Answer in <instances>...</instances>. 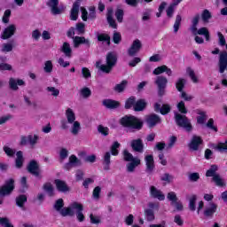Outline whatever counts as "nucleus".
Wrapping results in <instances>:
<instances>
[{
  "label": "nucleus",
  "mask_w": 227,
  "mask_h": 227,
  "mask_svg": "<svg viewBox=\"0 0 227 227\" xmlns=\"http://www.w3.org/2000/svg\"><path fill=\"white\" fill-rule=\"evenodd\" d=\"M122 155H123V160L126 161V162H131L132 160H137V158H134V155H132V153H130L129 152V150L125 149L123 152H122Z\"/></svg>",
  "instance_id": "37998d69"
},
{
  "label": "nucleus",
  "mask_w": 227,
  "mask_h": 227,
  "mask_svg": "<svg viewBox=\"0 0 227 227\" xmlns=\"http://www.w3.org/2000/svg\"><path fill=\"white\" fill-rule=\"evenodd\" d=\"M145 123H147L148 129H153V127L162 123V119L156 114H151L145 116Z\"/></svg>",
  "instance_id": "6e6552de"
},
{
  "label": "nucleus",
  "mask_w": 227,
  "mask_h": 227,
  "mask_svg": "<svg viewBox=\"0 0 227 227\" xmlns=\"http://www.w3.org/2000/svg\"><path fill=\"white\" fill-rule=\"evenodd\" d=\"M15 201H16V205L20 208L24 209V205H26V203H27V196L26 194H20L16 197Z\"/></svg>",
  "instance_id": "c756f323"
},
{
  "label": "nucleus",
  "mask_w": 227,
  "mask_h": 227,
  "mask_svg": "<svg viewBox=\"0 0 227 227\" xmlns=\"http://www.w3.org/2000/svg\"><path fill=\"white\" fill-rule=\"evenodd\" d=\"M154 111L155 113H160L162 116H166V114H169V113H171V106H169V104H163L160 106V104L155 103Z\"/></svg>",
  "instance_id": "a211bd4d"
},
{
  "label": "nucleus",
  "mask_w": 227,
  "mask_h": 227,
  "mask_svg": "<svg viewBox=\"0 0 227 227\" xmlns=\"http://www.w3.org/2000/svg\"><path fill=\"white\" fill-rule=\"evenodd\" d=\"M103 106H105L106 109H118L121 104L119 101H116L114 99H104Z\"/></svg>",
  "instance_id": "5701e85b"
},
{
  "label": "nucleus",
  "mask_w": 227,
  "mask_h": 227,
  "mask_svg": "<svg viewBox=\"0 0 227 227\" xmlns=\"http://www.w3.org/2000/svg\"><path fill=\"white\" fill-rule=\"evenodd\" d=\"M145 160L146 166L145 172H147L149 175H152V173H153V170L155 169V160H153V155H145Z\"/></svg>",
  "instance_id": "dca6fc26"
},
{
  "label": "nucleus",
  "mask_w": 227,
  "mask_h": 227,
  "mask_svg": "<svg viewBox=\"0 0 227 227\" xmlns=\"http://www.w3.org/2000/svg\"><path fill=\"white\" fill-rule=\"evenodd\" d=\"M15 167L18 169H20L24 166V154L22 151H18L16 153Z\"/></svg>",
  "instance_id": "cd10ccee"
},
{
  "label": "nucleus",
  "mask_w": 227,
  "mask_h": 227,
  "mask_svg": "<svg viewBox=\"0 0 227 227\" xmlns=\"http://www.w3.org/2000/svg\"><path fill=\"white\" fill-rule=\"evenodd\" d=\"M73 43L74 49H78L81 45L84 44L88 49L91 47V43L90 42V39H86L84 36H74L73 37Z\"/></svg>",
  "instance_id": "4468645a"
},
{
  "label": "nucleus",
  "mask_w": 227,
  "mask_h": 227,
  "mask_svg": "<svg viewBox=\"0 0 227 227\" xmlns=\"http://www.w3.org/2000/svg\"><path fill=\"white\" fill-rule=\"evenodd\" d=\"M19 86H26V82L22 79L16 80L15 78L9 79V87L12 91H17L19 90Z\"/></svg>",
  "instance_id": "aec40b11"
},
{
  "label": "nucleus",
  "mask_w": 227,
  "mask_h": 227,
  "mask_svg": "<svg viewBox=\"0 0 227 227\" xmlns=\"http://www.w3.org/2000/svg\"><path fill=\"white\" fill-rule=\"evenodd\" d=\"M167 69H168V66L162 65V66H160V67H156V68L153 70V74L154 75H160V74H164Z\"/></svg>",
  "instance_id": "4d7b16f0"
},
{
  "label": "nucleus",
  "mask_w": 227,
  "mask_h": 227,
  "mask_svg": "<svg viewBox=\"0 0 227 227\" xmlns=\"http://www.w3.org/2000/svg\"><path fill=\"white\" fill-rule=\"evenodd\" d=\"M120 146H121V145L119 144L118 141H114L110 147L111 155L118 157V155H120V151L118 150Z\"/></svg>",
  "instance_id": "f704fd0d"
},
{
  "label": "nucleus",
  "mask_w": 227,
  "mask_h": 227,
  "mask_svg": "<svg viewBox=\"0 0 227 227\" xmlns=\"http://www.w3.org/2000/svg\"><path fill=\"white\" fill-rule=\"evenodd\" d=\"M15 190V180L11 178L5 181V184L0 187V195L10 196L12 192Z\"/></svg>",
  "instance_id": "39448f33"
},
{
  "label": "nucleus",
  "mask_w": 227,
  "mask_h": 227,
  "mask_svg": "<svg viewBox=\"0 0 227 227\" xmlns=\"http://www.w3.org/2000/svg\"><path fill=\"white\" fill-rule=\"evenodd\" d=\"M79 166H82V161L74 154L69 156V160L67 163L64 165V168L69 170L72 168H77Z\"/></svg>",
  "instance_id": "ddd939ff"
},
{
  "label": "nucleus",
  "mask_w": 227,
  "mask_h": 227,
  "mask_svg": "<svg viewBox=\"0 0 227 227\" xmlns=\"http://www.w3.org/2000/svg\"><path fill=\"white\" fill-rule=\"evenodd\" d=\"M177 110L181 114H187V107H185V103L184 101H180L177 104Z\"/></svg>",
  "instance_id": "680f3d73"
},
{
  "label": "nucleus",
  "mask_w": 227,
  "mask_h": 227,
  "mask_svg": "<svg viewBox=\"0 0 227 227\" xmlns=\"http://www.w3.org/2000/svg\"><path fill=\"white\" fill-rule=\"evenodd\" d=\"M155 84L158 88V97H164L166 95V89L168 88V78L166 76H157Z\"/></svg>",
  "instance_id": "20e7f679"
},
{
  "label": "nucleus",
  "mask_w": 227,
  "mask_h": 227,
  "mask_svg": "<svg viewBox=\"0 0 227 227\" xmlns=\"http://www.w3.org/2000/svg\"><path fill=\"white\" fill-rule=\"evenodd\" d=\"M46 6L51 8L52 15H61L63 13V10L58 7L59 6V0H48Z\"/></svg>",
  "instance_id": "9d476101"
},
{
  "label": "nucleus",
  "mask_w": 227,
  "mask_h": 227,
  "mask_svg": "<svg viewBox=\"0 0 227 227\" xmlns=\"http://www.w3.org/2000/svg\"><path fill=\"white\" fill-rule=\"evenodd\" d=\"M185 79L184 78H178L176 82V89L177 90V91L183 92L184 91V88H185Z\"/></svg>",
  "instance_id": "79ce46f5"
},
{
  "label": "nucleus",
  "mask_w": 227,
  "mask_h": 227,
  "mask_svg": "<svg viewBox=\"0 0 227 227\" xmlns=\"http://www.w3.org/2000/svg\"><path fill=\"white\" fill-rule=\"evenodd\" d=\"M198 24H200V14H196L192 20L191 31L193 35L198 31Z\"/></svg>",
  "instance_id": "72a5a7b5"
},
{
  "label": "nucleus",
  "mask_w": 227,
  "mask_h": 227,
  "mask_svg": "<svg viewBox=\"0 0 227 227\" xmlns=\"http://www.w3.org/2000/svg\"><path fill=\"white\" fill-rule=\"evenodd\" d=\"M124 15H125V12L123 11V9L117 8L115 10V18L117 20V22H119V24H121V22H123Z\"/></svg>",
  "instance_id": "c03bdc74"
},
{
  "label": "nucleus",
  "mask_w": 227,
  "mask_h": 227,
  "mask_svg": "<svg viewBox=\"0 0 227 227\" xmlns=\"http://www.w3.org/2000/svg\"><path fill=\"white\" fill-rule=\"evenodd\" d=\"M139 164H141V160H139V159L131 160L130 162H129L127 164V171L129 173H132L134 171V169H136V168H137V166H139Z\"/></svg>",
  "instance_id": "473e14b6"
},
{
  "label": "nucleus",
  "mask_w": 227,
  "mask_h": 227,
  "mask_svg": "<svg viewBox=\"0 0 227 227\" xmlns=\"http://www.w3.org/2000/svg\"><path fill=\"white\" fill-rule=\"evenodd\" d=\"M80 95L82 98H90V97H91V90L88 87H83L80 90Z\"/></svg>",
  "instance_id": "3c124183"
},
{
  "label": "nucleus",
  "mask_w": 227,
  "mask_h": 227,
  "mask_svg": "<svg viewBox=\"0 0 227 227\" xmlns=\"http://www.w3.org/2000/svg\"><path fill=\"white\" fill-rule=\"evenodd\" d=\"M52 68H53V66H52V61L51 60H48L44 63V72L46 74H51V72H52Z\"/></svg>",
  "instance_id": "338daca9"
},
{
  "label": "nucleus",
  "mask_w": 227,
  "mask_h": 227,
  "mask_svg": "<svg viewBox=\"0 0 227 227\" xmlns=\"http://www.w3.org/2000/svg\"><path fill=\"white\" fill-rule=\"evenodd\" d=\"M145 219L148 222L155 221V213L153 209H145Z\"/></svg>",
  "instance_id": "09e8293b"
},
{
  "label": "nucleus",
  "mask_w": 227,
  "mask_h": 227,
  "mask_svg": "<svg viewBox=\"0 0 227 227\" xmlns=\"http://www.w3.org/2000/svg\"><path fill=\"white\" fill-rule=\"evenodd\" d=\"M206 127L209 129V130H213L214 132H218L219 129H217V126L214 124V120L210 118L207 122L206 123Z\"/></svg>",
  "instance_id": "5fc2aeb1"
},
{
  "label": "nucleus",
  "mask_w": 227,
  "mask_h": 227,
  "mask_svg": "<svg viewBox=\"0 0 227 227\" xmlns=\"http://www.w3.org/2000/svg\"><path fill=\"white\" fill-rule=\"evenodd\" d=\"M196 35H203L206 38V42H210V32L208 31V28L205 27H200L199 30L197 29Z\"/></svg>",
  "instance_id": "e433bc0d"
},
{
  "label": "nucleus",
  "mask_w": 227,
  "mask_h": 227,
  "mask_svg": "<svg viewBox=\"0 0 227 227\" xmlns=\"http://www.w3.org/2000/svg\"><path fill=\"white\" fill-rule=\"evenodd\" d=\"M98 132H99V134H102V136H109V128L99 125L98 127Z\"/></svg>",
  "instance_id": "69168bd1"
},
{
  "label": "nucleus",
  "mask_w": 227,
  "mask_h": 227,
  "mask_svg": "<svg viewBox=\"0 0 227 227\" xmlns=\"http://www.w3.org/2000/svg\"><path fill=\"white\" fill-rule=\"evenodd\" d=\"M17 27H15V25H9L7 27L4 28V32L2 33V40H8L9 38H12V36L15 35Z\"/></svg>",
  "instance_id": "6ab92c4d"
},
{
  "label": "nucleus",
  "mask_w": 227,
  "mask_h": 227,
  "mask_svg": "<svg viewBox=\"0 0 227 227\" xmlns=\"http://www.w3.org/2000/svg\"><path fill=\"white\" fill-rule=\"evenodd\" d=\"M54 184L59 192H68L70 191V187H68V184H67V182L61 179H56L54 181Z\"/></svg>",
  "instance_id": "412c9836"
},
{
  "label": "nucleus",
  "mask_w": 227,
  "mask_h": 227,
  "mask_svg": "<svg viewBox=\"0 0 227 227\" xmlns=\"http://www.w3.org/2000/svg\"><path fill=\"white\" fill-rule=\"evenodd\" d=\"M175 120L176 125L185 129L186 132H191L192 130V124L187 116L176 113L175 114Z\"/></svg>",
  "instance_id": "7ed1b4c3"
},
{
  "label": "nucleus",
  "mask_w": 227,
  "mask_h": 227,
  "mask_svg": "<svg viewBox=\"0 0 227 227\" xmlns=\"http://www.w3.org/2000/svg\"><path fill=\"white\" fill-rule=\"evenodd\" d=\"M106 20L110 27H113V29L118 28V24H116V20H114V18H113V9H110L107 11Z\"/></svg>",
  "instance_id": "bb28decb"
},
{
  "label": "nucleus",
  "mask_w": 227,
  "mask_h": 227,
  "mask_svg": "<svg viewBox=\"0 0 227 227\" xmlns=\"http://www.w3.org/2000/svg\"><path fill=\"white\" fill-rule=\"evenodd\" d=\"M103 165L105 171L111 169V153L106 152L104 155Z\"/></svg>",
  "instance_id": "7c9ffc66"
},
{
  "label": "nucleus",
  "mask_w": 227,
  "mask_h": 227,
  "mask_svg": "<svg viewBox=\"0 0 227 227\" xmlns=\"http://www.w3.org/2000/svg\"><path fill=\"white\" fill-rule=\"evenodd\" d=\"M143 43H141L139 39L134 40L131 46L128 50V55L130 56V58H133V56H136V54L141 51Z\"/></svg>",
  "instance_id": "9b49d317"
},
{
  "label": "nucleus",
  "mask_w": 227,
  "mask_h": 227,
  "mask_svg": "<svg viewBox=\"0 0 227 227\" xmlns=\"http://www.w3.org/2000/svg\"><path fill=\"white\" fill-rule=\"evenodd\" d=\"M80 130H81V123L77 121H74V122H73V127L71 131L72 134H74V136H77Z\"/></svg>",
  "instance_id": "6e6d98bb"
},
{
  "label": "nucleus",
  "mask_w": 227,
  "mask_h": 227,
  "mask_svg": "<svg viewBox=\"0 0 227 227\" xmlns=\"http://www.w3.org/2000/svg\"><path fill=\"white\" fill-rule=\"evenodd\" d=\"M168 201L170 202L171 207H175L176 210L178 212H182L184 210V204L182 201L178 200V197H176V193L175 192H169L167 195Z\"/></svg>",
  "instance_id": "0eeeda50"
},
{
  "label": "nucleus",
  "mask_w": 227,
  "mask_h": 227,
  "mask_svg": "<svg viewBox=\"0 0 227 227\" xmlns=\"http://www.w3.org/2000/svg\"><path fill=\"white\" fill-rule=\"evenodd\" d=\"M100 192H102V188L100 186H96L93 189L92 197L94 200H100Z\"/></svg>",
  "instance_id": "e2e57ef3"
},
{
  "label": "nucleus",
  "mask_w": 227,
  "mask_h": 227,
  "mask_svg": "<svg viewBox=\"0 0 227 227\" xmlns=\"http://www.w3.org/2000/svg\"><path fill=\"white\" fill-rule=\"evenodd\" d=\"M98 42H106L107 45H111V36L107 34H98Z\"/></svg>",
  "instance_id": "de8ad7c7"
},
{
  "label": "nucleus",
  "mask_w": 227,
  "mask_h": 227,
  "mask_svg": "<svg viewBox=\"0 0 227 227\" xmlns=\"http://www.w3.org/2000/svg\"><path fill=\"white\" fill-rule=\"evenodd\" d=\"M118 63V55L114 51H110L106 56V64H102L100 61L96 62V67L103 74H111L113 68L116 67Z\"/></svg>",
  "instance_id": "f257e3e1"
},
{
  "label": "nucleus",
  "mask_w": 227,
  "mask_h": 227,
  "mask_svg": "<svg viewBox=\"0 0 227 227\" xmlns=\"http://www.w3.org/2000/svg\"><path fill=\"white\" fill-rule=\"evenodd\" d=\"M60 215L62 217H67L69 215L70 217L74 216V208H72V204L70 205L69 207H64L60 211Z\"/></svg>",
  "instance_id": "a19ab883"
},
{
  "label": "nucleus",
  "mask_w": 227,
  "mask_h": 227,
  "mask_svg": "<svg viewBox=\"0 0 227 227\" xmlns=\"http://www.w3.org/2000/svg\"><path fill=\"white\" fill-rule=\"evenodd\" d=\"M0 224L4 227H14L6 217H0Z\"/></svg>",
  "instance_id": "774afa93"
},
{
  "label": "nucleus",
  "mask_w": 227,
  "mask_h": 227,
  "mask_svg": "<svg viewBox=\"0 0 227 227\" xmlns=\"http://www.w3.org/2000/svg\"><path fill=\"white\" fill-rule=\"evenodd\" d=\"M186 73L188 74L189 77L192 79V82L195 84L199 82L198 76H196V74L194 73V70L191 67L186 68Z\"/></svg>",
  "instance_id": "8fccbe9b"
},
{
  "label": "nucleus",
  "mask_w": 227,
  "mask_h": 227,
  "mask_svg": "<svg viewBox=\"0 0 227 227\" xmlns=\"http://www.w3.org/2000/svg\"><path fill=\"white\" fill-rule=\"evenodd\" d=\"M150 196L154 200H159V201H164L166 200V195H164L162 191L153 185L150 187Z\"/></svg>",
  "instance_id": "f3484780"
},
{
  "label": "nucleus",
  "mask_w": 227,
  "mask_h": 227,
  "mask_svg": "<svg viewBox=\"0 0 227 227\" xmlns=\"http://www.w3.org/2000/svg\"><path fill=\"white\" fill-rule=\"evenodd\" d=\"M120 125L125 129H132L133 130H142L145 125L143 120L134 115H125L119 121Z\"/></svg>",
  "instance_id": "f03ea898"
},
{
  "label": "nucleus",
  "mask_w": 227,
  "mask_h": 227,
  "mask_svg": "<svg viewBox=\"0 0 227 227\" xmlns=\"http://www.w3.org/2000/svg\"><path fill=\"white\" fill-rule=\"evenodd\" d=\"M217 169H219V167L217 165H211L209 169L207 170L206 172V176L214 178V176H217Z\"/></svg>",
  "instance_id": "ea45409f"
},
{
  "label": "nucleus",
  "mask_w": 227,
  "mask_h": 227,
  "mask_svg": "<svg viewBox=\"0 0 227 227\" xmlns=\"http://www.w3.org/2000/svg\"><path fill=\"white\" fill-rule=\"evenodd\" d=\"M71 208H73V210H77L76 218L79 221V223H82L84 219H86L84 214H82V210H84V206H82V204L74 201L71 204Z\"/></svg>",
  "instance_id": "1a4fd4ad"
},
{
  "label": "nucleus",
  "mask_w": 227,
  "mask_h": 227,
  "mask_svg": "<svg viewBox=\"0 0 227 227\" xmlns=\"http://www.w3.org/2000/svg\"><path fill=\"white\" fill-rule=\"evenodd\" d=\"M137 98L135 96H130L129 98L126 99L124 108L125 109H134L136 106Z\"/></svg>",
  "instance_id": "c9c22d12"
},
{
  "label": "nucleus",
  "mask_w": 227,
  "mask_h": 227,
  "mask_svg": "<svg viewBox=\"0 0 227 227\" xmlns=\"http://www.w3.org/2000/svg\"><path fill=\"white\" fill-rule=\"evenodd\" d=\"M127 84H129V82L127 80H123L121 83L116 84L114 90L117 93H123V91H125V88H127Z\"/></svg>",
  "instance_id": "4c0bfd02"
},
{
  "label": "nucleus",
  "mask_w": 227,
  "mask_h": 227,
  "mask_svg": "<svg viewBox=\"0 0 227 227\" xmlns=\"http://www.w3.org/2000/svg\"><path fill=\"white\" fill-rule=\"evenodd\" d=\"M130 146L133 152H137V153H143L145 152V144L141 138L131 140Z\"/></svg>",
  "instance_id": "2eb2a0df"
},
{
  "label": "nucleus",
  "mask_w": 227,
  "mask_h": 227,
  "mask_svg": "<svg viewBox=\"0 0 227 227\" xmlns=\"http://www.w3.org/2000/svg\"><path fill=\"white\" fill-rule=\"evenodd\" d=\"M68 158V151L67 150V148L62 147L59 151V160L60 162H63V160H65V159Z\"/></svg>",
  "instance_id": "052dcab7"
},
{
  "label": "nucleus",
  "mask_w": 227,
  "mask_h": 227,
  "mask_svg": "<svg viewBox=\"0 0 227 227\" xmlns=\"http://www.w3.org/2000/svg\"><path fill=\"white\" fill-rule=\"evenodd\" d=\"M65 207V201L63 199H59L55 201L54 208L57 210V212H61L63 207Z\"/></svg>",
  "instance_id": "603ef678"
},
{
  "label": "nucleus",
  "mask_w": 227,
  "mask_h": 227,
  "mask_svg": "<svg viewBox=\"0 0 227 227\" xmlns=\"http://www.w3.org/2000/svg\"><path fill=\"white\" fill-rule=\"evenodd\" d=\"M198 200V196L196 195H192L189 200V209L191 212H195L196 211V200Z\"/></svg>",
  "instance_id": "49530a36"
},
{
  "label": "nucleus",
  "mask_w": 227,
  "mask_h": 227,
  "mask_svg": "<svg viewBox=\"0 0 227 227\" xmlns=\"http://www.w3.org/2000/svg\"><path fill=\"white\" fill-rule=\"evenodd\" d=\"M215 150H217L221 153H223V152H227V141H225L224 143H218L215 146Z\"/></svg>",
  "instance_id": "bf43d9fd"
},
{
  "label": "nucleus",
  "mask_w": 227,
  "mask_h": 227,
  "mask_svg": "<svg viewBox=\"0 0 227 227\" xmlns=\"http://www.w3.org/2000/svg\"><path fill=\"white\" fill-rule=\"evenodd\" d=\"M4 153L7 155V157H15V150L8 147L7 145H4L3 148Z\"/></svg>",
  "instance_id": "0e129e2a"
},
{
  "label": "nucleus",
  "mask_w": 227,
  "mask_h": 227,
  "mask_svg": "<svg viewBox=\"0 0 227 227\" xmlns=\"http://www.w3.org/2000/svg\"><path fill=\"white\" fill-rule=\"evenodd\" d=\"M201 18H202L203 22H208V20H210V19H212V13H210V11L205 9L202 12Z\"/></svg>",
  "instance_id": "13d9d810"
},
{
  "label": "nucleus",
  "mask_w": 227,
  "mask_h": 227,
  "mask_svg": "<svg viewBox=\"0 0 227 227\" xmlns=\"http://www.w3.org/2000/svg\"><path fill=\"white\" fill-rule=\"evenodd\" d=\"M81 4L79 2H74L71 9L70 19L71 20H77L79 19V8Z\"/></svg>",
  "instance_id": "4be33fe9"
},
{
  "label": "nucleus",
  "mask_w": 227,
  "mask_h": 227,
  "mask_svg": "<svg viewBox=\"0 0 227 227\" xmlns=\"http://www.w3.org/2000/svg\"><path fill=\"white\" fill-rule=\"evenodd\" d=\"M66 116L67 118V123L72 124L75 121V113H74L72 108H67L66 110Z\"/></svg>",
  "instance_id": "58836bf2"
},
{
  "label": "nucleus",
  "mask_w": 227,
  "mask_h": 227,
  "mask_svg": "<svg viewBox=\"0 0 227 227\" xmlns=\"http://www.w3.org/2000/svg\"><path fill=\"white\" fill-rule=\"evenodd\" d=\"M61 52L65 54L66 58H72V47H70V43L65 42L63 43L61 48H60Z\"/></svg>",
  "instance_id": "a878e982"
},
{
  "label": "nucleus",
  "mask_w": 227,
  "mask_h": 227,
  "mask_svg": "<svg viewBox=\"0 0 227 227\" xmlns=\"http://www.w3.org/2000/svg\"><path fill=\"white\" fill-rule=\"evenodd\" d=\"M43 189L45 192H47L48 196L50 198H52L55 196V193H54V186H52V184L51 183H45L43 185Z\"/></svg>",
  "instance_id": "2f4dec72"
},
{
  "label": "nucleus",
  "mask_w": 227,
  "mask_h": 227,
  "mask_svg": "<svg viewBox=\"0 0 227 227\" xmlns=\"http://www.w3.org/2000/svg\"><path fill=\"white\" fill-rule=\"evenodd\" d=\"M200 145H203V138H201V137L200 136L193 135L188 146L190 150H192L193 152H198V150H200Z\"/></svg>",
  "instance_id": "f8f14e48"
},
{
  "label": "nucleus",
  "mask_w": 227,
  "mask_h": 227,
  "mask_svg": "<svg viewBox=\"0 0 227 227\" xmlns=\"http://www.w3.org/2000/svg\"><path fill=\"white\" fill-rule=\"evenodd\" d=\"M196 114H199L200 116H197V123L199 125H205V121H207V112L197 109L195 110Z\"/></svg>",
  "instance_id": "393cba45"
},
{
  "label": "nucleus",
  "mask_w": 227,
  "mask_h": 227,
  "mask_svg": "<svg viewBox=\"0 0 227 227\" xmlns=\"http://www.w3.org/2000/svg\"><path fill=\"white\" fill-rule=\"evenodd\" d=\"M147 103L145 99L141 98L136 101L135 106L133 108V111L136 113H141V111H144L146 109Z\"/></svg>",
  "instance_id": "b1692460"
},
{
  "label": "nucleus",
  "mask_w": 227,
  "mask_h": 227,
  "mask_svg": "<svg viewBox=\"0 0 227 227\" xmlns=\"http://www.w3.org/2000/svg\"><path fill=\"white\" fill-rule=\"evenodd\" d=\"M217 212V205L215 203H210V207L204 210L205 217H214V214Z\"/></svg>",
  "instance_id": "c85d7f7f"
},
{
  "label": "nucleus",
  "mask_w": 227,
  "mask_h": 227,
  "mask_svg": "<svg viewBox=\"0 0 227 227\" xmlns=\"http://www.w3.org/2000/svg\"><path fill=\"white\" fill-rule=\"evenodd\" d=\"M181 24H182V16L178 14L176 15V21L174 23V33H178Z\"/></svg>",
  "instance_id": "864d4df0"
},
{
  "label": "nucleus",
  "mask_w": 227,
  "mask_h": 227,
  "mask_svg": "<svg viewBox=\"0 0 227 227\" xmlns=\"http://www.w3.org/2000/svg\"><path fill=\"white\" fill-rule=\"evenodd\" d=\"M212 182H214L217 187H224V185H226L219 174L212 177Z\"/></svg>",
  "instance_id": "a18cd8bd"
},
{
  "label": "nucleus",
  "mask_w": 227,
  "mask_h": 227,
  "mask_svg": "<svg viewBox=\"0 0 227 227\" xmlns=\"http://www.w3.org/2000/svg\"><path fill=\"white\" fill-rule=\"evenodd\" d=\"M27 171L30 175H33V176H35L36 178H42V176H40V163H38L36 160H32L28 162L27 166Z\"/></svg>",
  "instance_id": "423d86ee"
}]
</instances>
